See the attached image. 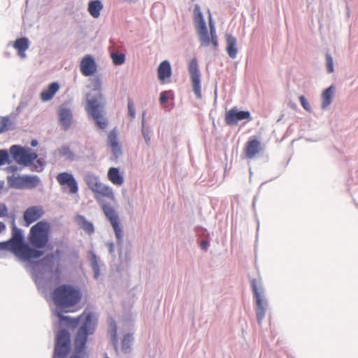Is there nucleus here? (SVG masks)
<instances>
[{"instance_id":"f257e3e1","label":"nucleus","mask_w":358,"mask_h":358,"mask_svg":"<svg viewBox=\"0 0 358 358\" xmlns=\"http://www.w3.org/2000/svg\"><path fill=\"white\" fill-rule=\"evenodd\" d=\"M57 315L62 320H70L73 326L79 325L73 341V355L69 358H84L88 337L94 333L97 324V318L94 313L85 310L81 315L73 319L64 317L60 313Z\"/></svg>"},{"instance_id":"f03ea898","label":"nucleus","mask_w":358,"mask_h":358,"mask_svg":"<svg viewBox=\"0 0 358 358\" xmlns=\"http://www.w3.org/2000/svg\"><path fill=\"white\" fill-rule=\"evenodd\" d=\"M12 238L6 242L0 243V250H8L22 260L29 261L39 258L43 252L31 248L23 241L22 231L13 223Z\"/></svg>"},{"instance_id":"7ed1b4c3","label":"nucleus","mask_w":358,"mask_h":358,"mask_svg":"<svg viewBox=\"0 0 358 358\" xmlns=\"http://www.w3.org/2000/svg\"><path fill=\"white\" fill-rule=\"evenodd\" d=\"M52 298L55 304L65 312H73L71 309L81 300L80 291L70 285H62L54 289Z\"/></svg>"},{"instance_id":"20e7f679","label":"nucleus","mask_w":358,"mask_h":358,"mask_svg":"<svg viewBox=\"0 0 358 358\" xmlns=\"http://www.w3.org/2000/svg\"><path fill=\"white\" fill-rule=\"evenodd\" d=\"M194 22L199 35L201 45L204 47L212 44L214 49L218 46L215 27L212 22L211 16L209 17L210 33L208 34L206 22L199 6H196L194 10Z\"/></svg>"},{"instance_id":"39448f33","label":"nucleus","mask_w":358,"mask_h":358,"mask_svg":"<svg viewBox=\"0 0 358 358\" xmlns=\"http://www.w3.org/2000/svg\"><path fill=\"white\" fill-rule=\"evenodd\" d=\"M85 182L89 189L93 192L95 199L98 202L103 199L114 200L113 189L106 185L101 182L99 177L92 173H87L85 176Z\"/></svg>"},{"instance_id":"423d86ee","label":"nucleus","mask_w":358,"mask_h":358,"mask_svg":"<svg viewBox=\"0 0 358 358\" xmlns=\"http://www.w3.org/2000/svg\"><path fill=\"white\" fill-rule=\"evenodd\" d=\"M50 224L40 221L31 227L29 241L35 248L41 249L46 246L49 241Z\"/></svg>"},{"instance_id":"0eeeda50","label":"nucleus","mask_w":358,"mask_h":358,"mask_svg":"<svg viewBox=\"0 0 358 358\" xmlns=\"http://www.w3.org/2000/svg\"><path fill=\"white\" fill-rule=\"evenodd\" d=\"M7 182L10 187L15 189H32L40 182V179L36 176H15L7 177Z\"/></svg>"},{"instance_id":"6e6552de","label":"nucleus","mask_w":358,"mask_h":358,"mask_svg":"<svg viewBox=\"0 0 358 358\" xmlns=\"http://www.w3.org/2000/svg\"><path fill=\"white\" fill-rule=\"evenodd\" d=\"M70 334L67 330H60L56 336L54 358H66L70 350Z\"/></svg>"},{"instance_id":"1a4fd4ad","label":"nucleus","mask_w":358,"mask_h":358,"mask_svg":"<svg viewBox=\"0 0 358 358\" xmlns=\"http://www.w3.org/2000/svg\"><path fill=\"white\" fill-rule=\"evenodd\" d=\"M10 152L14 160L19 164L30 165L38 157V155L30 149H25L20 145H13Z\"/></svg>"},{"instance_id":"9d476101","label":"nucleus","mask_w":358,"mask_h":358,"mask_svg":"<svg viewBox=\"0 0 358 358\" xmlns=\"http://www.w3.org/2000/svg\"><path fill=\"white\" fill-rule=\"evenodd\" d=\"M192 90L197 99L201 97V74L199 70L196 59H192L188 66Z\"/></svg>"},{"instance_id":"9b49d317","label":"nucleus","mask_w":358,"mask_h":358,"mask_svg":"<svg viewBox=\"0 0 358 358\" xmlns=\"http://www.w3.org/2000/svg\"><path fill=\"white\" fill-rule=\"evenodd\" d=\"M102 209L106 217L110 221V224L113 227V229L115 233V236L118 242H120L123 237V231L119 223L118 216L117 215L113 207H111L109 205L103 203Z\"/></svg>"},{"instance_id":"f8f14e48","label":"nucleus","mask_w":358,"mask_h":358,"mask_svg":"<svg viewBox=\"0 0 358 358\" xmlns=\"http://www.w3.org/2000/svg\"><path fill=\"white\" fill-rule=\"evenodd\" d=\"M101 105L97 100H88L86 110L89 115L96 121V124L101 129H105L107 126V122L101 115L100 110Z\"/></svg>"},{"instance_id":"ddd939ff","label":"nucleus","mask_w":358,"mask_h":358,"mask_svg":"<svg viewBox=\"0 0 358 358\" xmlns=\"http://www.w3.org/2000/svg\"><path fill=\"white\" fill-rule=\"evenodd\" d=\"M251 286L255 299V310L258 322H261L265 317L266 303L264 301L261 292L257 287V281L253 279L251 281Z\"/></svg>"},{"instance_id":"4468645a","label":"nucleus","mask_w":358,"mask_h":358,"mask_svg":"<svg viewBox=\"0 0 358 358\" xmlns=\"http://www.w3.org/2000/svg\"><path fill=\"white\" fill-rule=\"evenodd\" d=\"M56 179L60 186L67 187L71 194H76L78 192V186L74 176L68 172L59 173Z\"/></svg>"},{"instance_id":"2eb2a0df","label":"nucleus","mask_w":358,"mask_h":358,"mask_svg":"<svg viewBox=\"0 0 358 358\" xmlns=\"http://www.w3.org/2000/svg\"><path fill=\"white\" fill-rule=\"evenodd\" d=\"M243 120H251L250 113L249 111H238L234 108L228 110L225 114V122L228 125H234L238 121Z\"/></svg>"},{"instance_id":"dca6fc26","label":"nucleus","mask_w":358,"mask_h":358,"mask_svg":"<svg viewBox=\"0 0 358 358\" xmlns=\"http://www.w3.org/2000/svg\"><path fill=\"white\" fill-rule=\"evenodd\" d=\"M262 150L260 141L256 138H250L246 143L243 152L249 159L257 157Z\"/></svg>"},{"instance_id":"f3484780","label":"nucleus","mask_w":358,"mask_h":358,"mask_svg":"<svg viewBox=\"0 0 358 358\" xmlns=\"http://www.w3.org/2000/svg\"><path fill=\"white\" fill-rule=\"evenodd\" d=\"M80 71L85 76H92L96 71V64L94 58L87 55L82 59L80 64Z\"/></svg>"},{"instance_id":"a211bd4d","label":"nucleus","mask_w":358,"mask_h":358,"mask_svg":"<svg viewBox=\"0 0 358 358\" xmlns=\"http://www.w3.org/2000/svg\"><path fill=\"white\" fill-rule=\"evenodd\" d=\"M158 78L162 84L170 83L172 75L171 66L169 61L161 62L157 69Z\"/></svg>"},{"instance_id":"6ab92c4d","label":"nucleus","mask_w":358,"mask_h":358,"mask_svg":"<svg viewBox=\"0 0 358 358\" xmlns=\"http://www.w3.org/2000/svg\"><path fill=\"white\" fill-rule=\"evenodd\" d=\"M43 213L44 212L41 206L28 208L24 213V220L27 222V226L41 218Z\"/></svg>"},{"instance_id":"aec40b11","label":"nucleus","mask_w":358,"mask_h":358,"mask_svg":"<svg viewBox=\"0 0 358 358\" xmlns=\"http://www.w3.org/2000/svg\"><path fill=\"white\" fill-rule=\"evenodd\" d=\"M108 144L114 157H117L122 154L121 145L115 131L113 130L108 134Z\"/></svg>"},{"instance_id":"412c9836","label":"nucleus","mask_w":358,"mask_h":358,"mask_svg":"<svg viewBox=\"0 0 358 358\" xmlns=\"http://www.w3.org/2000/svg\"><path fill=\"white\" fill-rule=\"evenodd\" d=\"M59 118L62 127L66 130L69 128L72 121V113L70 109L66 108H60Z\"/></svg>"},{"instance_id":"4be33fe9","label":"nucleus","mask_w":358,"mask_h":358,"mask_svg":"<svg viewBox=\"0 0 358 358\" xmlns=\"http://www.w3.org/2000/svg\"><path fill=\"white\" fill-rule=\"evenodd\" d=\"M29 40L25 37L17 38L13 44V48L17 51V54L21 58L25 57V52L29 48Z\"/></svg>"},{"instance_id":"5701e85b","label":"nucleus","mask_w":358,"mask_h":358,"mask_svg":"<svg viewBox=\"0 0 358 358\" xmlns=\"http://www.w3.org/2000/svg\"><path fill=\"white\" fill-rule=\"evenodd\" d=\"M59 85L57 83H52L48 87L41 93V99L43 101L51 100L58 92Z\"/></svg>"},{"instance_id":"b1692460","label":"nucleus","mask_w":358,"mask_h":358,"mask_svg":"<svg viewBox=\"0 0 358 358\" xmlns=\"http://www.w3.org/2000/svg\"><path fill=\"white\" fill-rule=\"evenodd\" d=\"M108 180L114 185L120 186L124 183L123 176L117 168L111 167L108 171Z\"/></svg>"},{"instance_id":"393cba45","label":"nucleus","mask_w":358,"mask_h":358,"mask_svg":"<svg viewBox=\"0 0 358 358\" xmlns=\"http://www.w3.org/2000/svg\"><path fill=\"white\" fill-rule=\"evenodd\" d=\"M103 6L100 0H92L88 3L87 10L94 18H98Z\"/></svg>"},{"instance_id":"a878e982","label":"nucleus","mask_w":358,"mask_h":358,"mask_svg":"<svg viewBox=\"0 0 358 358\" xmlns=\"http://www.w3.org/2000/svg\"><path fill=\"white\" fill-rule=\"evenodd\" d=\"M227 40V52L231 58L234 59L237 55L236 39L231 35L226 36Z\"/></svg>"},{"instance_id":"bb28decb","label":"nucleus","mask_w":358,"mask_h":358,"mask_svg":"<svg viewBox=\"0 0 358 358\" xmlns=\"http://www.w3.org/2000/svg\"><path fill=\"white\" fill-rule=\"evenodd\" d=\"M334 93V86H330L326 89L322 94V107L326 108L329 106L332 101L333 96Z\"/></svg>"},{"instance_id":"cd10ccee","label":"nucleus","mask_w":358,"mask_h":358,"mask_svg":"<svg viewBox=\"0 0 358 358\" xmlns=\"http://www.w3.org/2000/svg\"><path fill=\"white\" fill-rule=\"evenodd\" d=\"M13 121L8 116L0 117V134L8 131L12 128Z\"/></svg>"},{"instance_id":"c85d7f7f","label":"nucleus","mask_w":358,"mask_h":358,"mask_svg":"<svg viewBox=\"0 0 358 358\" xmlns=\"http://www.w3.org/2000/svg\"><path fill=\"white\" fill-rule=\"evenodd\" d=\"M111 58L115 65L122 64L125 61V55L123 53L113 52L111 53Z\"/></svg>"},{"instance_id":"c756f323","label":"nucleus","mask_w":358,"mask_h":358,"mask_svg":"<svg viewBox=\"0 0 358 358\" xmlns=\"http://www.w3.org/2000/svg\"><path fill=\"white\" fill-rule=\"evenodd\" d=\"M131 343V336L129 334L124 336L122 341V350L127 352Z\"/></svg>"},{"instance_id":"7c9ffc66","label":"nucleus","mask_w":358,"mask_h":358,"mask_svg":"<svg viewBox=\"0 0 358 358\" xmlns=\"http://www.w3.org/2000/svg\"><path fill=\"white\" fill-rule=\"evenodd\" d=\"M173 94L171 90L164 91L161 92L159 96V102L161 104H164L167 102L169 98L173 97Z\"/></svg>"},{"instance_id":"2f4dec72","label":"nucleus","mask_w":358,"mask_h":358,"mask_svg":"<svg viewBox=\"0 0 358 358\" xmlns=\"http://www.w3.org/2000/svg\"><path fill=\"white\" fill-rule=\"evenodd\" d=\"M8 152L5 150H0V166L10 163Z\"/></svg>"},{"instance_id":"473e14b6","label":"nucleus","mask_w":358,"mask_h":358,"mask_svg":"<svg viewBox=\"0 0 358 358\" xmlns=\"http://www.w3.org/2000/svg\"><path fill=\"white\" fill-rule=\"evenodd\" d=\"M59 154L62 156L66 157L68 159H72L73 154L71 152L68 147H63L59 150Z\"/></svg>"},{"instance_id":"72a5a7b5","label":"nucleus","mask_w":358,"mask_h":358,"mask_svg":"<svg viewBox=\"0 0 358 358\" xmlns=\"http://www.w3.org/2000/svg\"><path fill=\"white\" fill-rule=\"evenodd\" d=\"M327 59V69L329 73H332L334 71V62L332 57L327 54L326 55Z\"/></svg>"},{"instance_id":"f704fd0d","label":"nucleus","mask_w":358,"mask_h":358,"mask_svg":"<svg viewBox=\"0 0 358 358\" xmlns=\"http://www.w3.org/2000/svg\"><path fill=\"white\" fill-rule=\"evenodd\" d=\"M82 227L86 232L90 234L94 231L93 224L86 220L83 222Z\"/></svg>"},{"instance_id":"c9c22d12","label":"nucleus","mask_w":358,"mask_h":358,"mask_svg":"<svg viewBox=\"0 0 358 358\" xmlns=\"http://www.w3.org/2000/svg\"><path fill=\"white\" fill-rule=\"evenodd\" d=\"M299 100H300L301 106H303V108L305 110H310L309 103L308 102V101L306 99V98L303 96H301L299 97Z\"/></svg>"},{"instance_id":"e433bc0d","label":"nucleus","mask_w":358,"mask_h":358,"mask_svg":"<svg viewBox=\"0 0 358 358\" xmlns=\"http://www.w3.org/2000/svg\"><path fill=\"white\" fill-rule=\"evenodd\" d=\"M60 255L59 250H56L55 253H52L51 255L45 256L43 259L42 262H50L52 259L55 258V257H59Z\"/></svg>"},{"instance_id":"4c0bfd02","label":"nucleus","mask_w":358,"mask_h":358,"mask_svg":"<svg viewBox=\"0 0 358 358\" xmlns=\"http://www.w3.org/2000/svg\"><path fill=\"white\" fill-rule=\"evenodd\" d=\"M128 112H129V115L131 117L133 118L135 117V109H134L133 103L131 101H129V102H128Z\"/></svg>"},{"instance_id":"58836bf2","label":"nucleus","mask_w":358,"mask_h":358,"mask_svg":"<svg viewBox=\"0 0 358 358\" xmlns=\"http://www.w3.org/2000/svg\"><path fill=\"white\" fill-rule=\"evenodd\" d=\"M143 137L145 138V141L146 143L148 145H149L150 144V137L149 131H145L144 129H143Z\"/></svg>"},{"instance_id":"ea45409f","label":"nucleus","mask_w":358,"mask_h":358,"mask_svg":"<svg viewBox=\"0 0 358 358\" xmlns=\"http://www.w3.org/2000/svg\"><path fill=\"white\" fill-rule=\"evenodd\" d=\"M5 171L7 173H13L17 171V167L16 166H9L5 169Z\"/></svg>"},{"instance_id":"a19ab883","label":"nucleus","mask_w":358,"mask_h":358,"mask_svg":"<svg viewBox=\"0 0 358 358\" xmlns=\"http://www.w3.org/2000/svg\"><path fill=\"white\" fill-rule=\"evenodd\" d=\"M7 208L4 205L0 206V217L5 215Z\"/></svg>"},{"instance_id":"79ce46f5","label":"nucleus","mask_w":358,"mask_h":358,"mask_svg":"<svg viewBox=\"0 0 358 358\" xmlns=\"http://www.w3.org/2000/svg\"><path fill=\"white\" fill-rule=\"evenodd\" d=\"M37 165H36V169L38 171H40L43 169V164L40 160L36 161Z\"/></svg>"},{"instance_id":"37998d69","label":"nucleus","mask_w":358,"mask_h":358,"mask_svg":"<svg viewBox=\"0 0 358 358\" xmlns=\"http://www.w3.org/2000/svg\"><path fill=\"white\" fill-rule=\"evenodd\" d=\"M208 246V242L206 241H202L201 243V247L203 250H206Z\"/></svg>"},{"instance_id":"c03bdc74","label":"nucleus","mask_w":358,"mask_h":358,"mask_svg":"<svg viewBox=\"0 0 358 358\" xmlns=\"http://www.w3.org/2000/svg\"><path fill=\"white\" fill-rule=\"evenodd\" d=\"M5 224L3 222H0V234L1 233L2 231L5 229Z\"/></svg>"},{"instance_id":"a18cd8bd","label":"nucleus","mask_w":358,"mask_h":358,"mask_svg":"<svg viewBox=\"0 0 358 358\" xmlns=\"http://www.w3.org/2000/svg\"><path fill=\"white\" fill-rule=\"evenodd\" d=\"M37 145V141L36 140H34L31 141V145L36 146Z\"/></svg>"},{"instance_id":"49530a36","label":"nucleus","mask_w":358,"mask_h":358,"mask_svg":"<svg viewBox=\"0 0 358 358\" xmlns=\"http://www.w3.org/2000/svg\"><path fill=\"white\" fill-rule=\"evenodd\" d=\"M92 255H93V258L95 259H96L95 255L93 254Z\"/></svg>"},{"instance_id":"de8ad7c7","label":"nucleus","mask_w":358,"mask_h":358,"mask_svg":"<svg viewBox=\"0 0 358 358\" xmlns=\"http://www.w3.org/2000/svg\"><path fill=\"white\" fill-rule=\"evenodd\" d=\"M106 358H109V357H106Z\"/></svg>"}]
</instances>
